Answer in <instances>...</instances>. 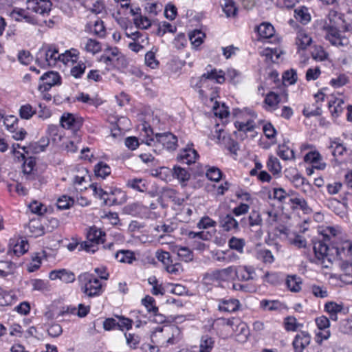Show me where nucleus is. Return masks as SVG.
<instances>
[{
	"mask_svg": "<svg viewBox=\"0 0 352 352\" xmlns=\"http://www.w3.org/2000/svg\"><path fill=\"white\" fill-rule=\"evenodd\" d=\"M327 231L330 232V227H327V230H319L321 238H319L316 241H313V249L316 263L321 265L322 268L328 270L330 264V236Z\"/></svg>",
	"mask_w": 352,
	"mask_h": 352,
	"instance_id": "obj_1",
	"label": "nucleus"
},
{
	"mask_svg": "<svg viewBox=\"0 0 352 352\" xmlns=\"http://www.w3.org/2000/svg\"><path fill=\"white\" fill-rule=\"evenodd\" d=\"M341 234V228L331 226V250H335V259L352 258V241L338 236Z\"/></svg>",
	"mask_w": 352,
	"mask_h": 352,
	"instance_id": "obj_2",
	"label": "nucleus"
},
{
	"mask_svg": "<svg viewBox=\"0 0 352 352\" xmlns=\"http://www.w3.org/2000/svg\"><path fill=\"white\" fill-rule=\"evenodd\" d=\"M81 291L89 297L98 296L103 292L100 281L91 274L85 272L78 277Z\"/></svg>",
	"mask_w": 352,
	"mask_h": 352,
	"instance_id": "obj_3",
	"label": "nucleus"
},
{
	"mask_svg": "<svg viewBox=\"0 0 352 352\" xmlns=\"http://www.w3.org/2000/svg\"><path fill=\"white\" fill-rule=\"evenodd\" d=\"M349 313V308L342 302L336 303L331 301V320H342L339 324V331L345 334L352 333V319H342Z\"/></svg>",
	"mask_w": 352,
	"mask_h": 352,
	"instance_id": "obj_4",
	"label": "nucleus"
},
{
	"mask_svg": "<svg viewBox=\"0 0 352 352\" xmlns=\"http://www.w3.org/2000/svg\"><path fill=\"white\" fill-rule=\"evenodd\" d=\"M105 233L96 227L89 228L87 234V238L89 241H84L80 243L79 250H85L87 252L94 253L98 248L96 244L104 243Z\"/></svg>",
	"mask_w": 352,
	"mask_h": 352,
	"instance_id": "obj_5",
	"label": "nucleus"
},
{
	"mask_svg": "<svg viewBox=\"0 0 352 352\" xmlns=\"http://www.w3.org/2000/svg\"><path fill=\"white\" fill-rule=\"evenodd\" d=\"M338 266L343 272L341 274H331V280H335L334 283L337 286L342 287L343 285L352 284V266L350 263L351 259H337Z\"/></svg>",
	"mask_w": 352,
	"mask_h": 352,
	"instance_id": "obj_6",
	"label": "nucleus"
},
{
	"mask_svg": "<svg viewBox=\"0 0 352 352\" xmlns=\"http://www.w3.org/2000/svg\"><path fill=\"white\" fill-rule=\"evenodd\" d=\"M152 142L154 146L161 144L163 148H166L168 151H174L177 146V138L171 133H156L154 138L147 140L146 144L151 145Z\"/></svg>",
	"mask_w": 352,
	"mask_h": 352,
	"instance_id": "obj_7",
	"label": "nucleus"
},
{
	"mask_svg": "<svg viewBox=\"0 0 352 352\" xmlns=\"http://www.w3.org/2000/svg\"><path fill=\"white\" fill-rule=\"evenodd\" d=\"M208 79L215 80L217 83H223L225 81L224 73L221 70L217 72V69H212L202 74L199 78H191L190 86L192 88H201Z\"/></svg>",
	"mask_w": 352,
	"mask_h": 352,
	"instance_id": "obj_8",
	"label": "nucleus"
},
{
	"mask_svg": "<svg viewBox=\"0 0 352 352\" xmlns=\"http://www.w3.org/2000/svg\"><path fill=\"white\" fill-rule=\"evenodd\" d=\"M315 321L318 327L315 340L318 344H321L323 340H326L330 337V321L324 316L316 318Z\"/></svg>",
	"mask_w": 352,
	"mask_h": 352,
	"instance_id": "obj_9",
	"label": "nucleus"
},
{
	"mask_svg": "<svg viewBox=\"0 0 352 352\" xmlns=\"http://www.w3.org/2000/svg\"><path fill=\"white\" fill-rule=\"evenodd\" d=\"M43 58H44L45 63L47 65L51 66L55 65L57 60H60V55L58 54V51L55 47L48 45L45 50L43 48L39 50L36 62L41 65Z\"/></svg>",
	"mask_w": 352,
	"mask_h": 352,
	"instance_id": "obj_10",
	"label": "nucleus"
},
{
	"mask_svg": "<svg viewBox=\"0 0 352 352\" xmlns=\"http://www.w3.org/2000/svg\"><path fill=\"white\" fill-rule=\"evenodd\" d=\"M40 80L43 82L38 85V90L41 92L47 91L53 86L61 84L60 76L58 72L54 71L45 72L40 77Z\"/></svg>",
	"mask_w": 352,
	"mask_h": 352,
	"instance_id": "obj_11",
	"label": "nucleus"
},
{
	"mask_svg": "<svg viewBox=\"0 0 352 352\" xmlns=\"http://www.w3.org/2000/svg\"><path fill=\"white\" fill-rule=\"evenodd\" d=\"M50 0H27V9L42 15L48 14L52 10Z\"/></svg>",
	"mask_w": 352,
	"mask_h": 352,
	"instance_id": "obj_12",
	"label": "nucleus"
},
{
	"mask_svg": "<svg viewBox=\"0 0 352 352\" xmlns=\"http://www.w3.org/2000/svg\"><path fill=\"white\" fill-rule=\"evenodd\" d=\"M60 125L67 129L77 130L82 125L83 120L71 113H64L60 119Z\"/></svg>",
	"mask_w": 352,
	"mask_h": 352,
	"instance_id": "obj_13",
	"label": "nucleus"
},
{
	"mask_svg": "<svg viewBox=\"0 0 352 352\" xmlns=\"http://www.w3.org/2000/svg\"><path fill=\"white\" fill-rule=\"evenodd\" d=\"M109 191V195H105L103 200V204L104 205L108 206H113V205H120L126 201V195L125 192L121 190L120 189L110 188Z\"/></svg>",
	"mask_w": 352,
	"mask_h": 352,
	"instance_id": "obj_14",
	"label": "nucleus"
},
{
	"mask_svg": "<svg viewBox=\"0 0 352 352\" xmlns=\"http://www.w3.org/2000/svg\"><path fill=\"white\" fill-rule=\"evenodd\" d=\"M311 337L308 332L301 331L298 333L292 342L294 352H303L304 349L309 344Z\"/></svg>",
	"mask_w": 352,
	"mask_h": 352,
	"instance_id": "obj_15",
	"label": "nucleus"
},
{
	"mask_svg": "<svg viewBox=\"0 0 352 352\" xmlns=\"http://www.w3.org/2000/svg\"><path fill=\"white\" fill-rule=\"evenodd\" d=\"M198 157L197 151L189 147L188 144L187 147L182 149L177 155V160L186 164H191L195 162Z\"/></svg>",
	"mask_w": 352,
	"mask_h": 352,
	"instance_id": "obj_16",
	"label": "nucleus"
},
{
	"mask_svg": "<svg viewBox=\"0 0 352 352\" xmlns=\"http://www.w3.org/2000/svg\"><path fill=\"white\" fill-rule=\"evenodd\" d=\"M219 224L224 231L239 230V222L230 214H221L219 216Z\"/></svg>",
	"mask_w": 352,
	"mask_h": 352,
	"instance_id": "obj_17",
	"label": "nucleus"
},
{
	"mask_svg": "<svg viewBox=\"0 0 352 352\" xmlns=\"http://www.w3.org/2000/svg\"><path fill=\"white\" fill-rule=\"evenodd\" d=\"M22 159L24 160L23 164V173L25 177V179L32 180L35 178V175L33 172L34 168L36 165V158L34 157H25L24 154H21Z\"/></svg>",
	"mask_w": 352,
	"mask_h": 352,
	"instance_id": "obj_18",
	"label": "nucleus"
},
{
	"mask_svg": "<svg viewBox=\"0 0 352 352\" xmlns=\"http://www.w3.org/2000/svg\"><path fill=\"white\" fill-rule=\"evenodd\" d=\"M240 306V302L237 299H221L219 300L218 309L225 312H235L239 309Z\"/></svg>",
	"mask_w": 352,
	"mask_h": 352,
	"instance_id": "obj_19",
	"label": "nucleus"
},
{
	"mask_svg": "<svg viewBox=\"0 0 352 352\" xmlns=\"http://www.w3.org/2000/svg\"><path fill=\"white\" fill-rule=\"evenodd\" d=\"M234 271L235 267L230 266L224 269L216 270L211 273L210 276L213 280L226 281L231 278Z\"/></svg>",
	"mask_w": 352,
	"mask_h": 352,
	"instance_id": "obj_20",
	"label": "nucleus"
},
{
	"mask_svg": "<svg viewBox=\"0 0 352 352\" xmlns=\"http://www.w3.org/2000/svg\"><path fill=\"white\" fill-rule=\"evenodd\" d=\"M235 276L239 280L247 281L253 279L252 274L254 270L250 267H235V271L234 272Z\"/></svg>",
	"mask_w": 352,
	"mask_h": 352,
	"instance_id": "obj_21",
	"label": "nucleus"
},
{
	"mask_svg": "<svg viewBox=\"0 0 352 352\" xmlns=\"http://www.w3.org/2000/svg\"><path fill=\"white\" fill-rule=\"evenodd\" d=\"M172 175L174 178L179 180L182 185L185 186L186 182L190 179V174L184 168L175 166L173 168Z\"/></svg>",
	"mask_w": 352,
	"mask_h": 352,
	"instance_id": "obj_22",
	"label": "nucleus"
},
{
	"mask_svg": "<svg viewBox=\"0 0 352 352\" xmlns=\"http://www.w3.org/2000/svg\"><path fill=\"white\" fill-rule=\"evenodd\" d=\"M214 346V338L208 335L201 336L199 352H211Z\"/></svg>",
	"mask_w": 352,
	"mask_h": 352,
	"instance_id": "obj_23",
	"label": "nucleus"
},
{
	"mask_svg": "<svg viewBox=\"0 0 352 352\" xmlns=\"http://www.w3.org/2000/svg\"><path fill=\"white\" fill-rule=\"evenodd\" d=\"M289 202L292 204V208L293 210H296L299 208L305 214H309L311 212V208L308 206L307 201L303 198H291L289 199Z\"/></svg>",
	"mask_w": 352,
	"mask_h": 352,
	"instance_id": "obj_24",
	"label": "nucleus"
},
{
	"mask_svg": "<svg viewBox=\"0 0 352 352\" xmlns=\"http://www.w3.org/2000/svg\"><path fill=\"white\" fill-rule=\"evenodd\" d=\"M256 30L260 36L263 38H271L274 33V28L269 23H263L256 27Z\"/></svg>",
	"mask_w": 352,
	"mask_h": 352,
	"instance_id": "obj_25",
	"label": "nucleus"
},
{
	"mask_svg": "<svg viewBox=\"0 0 352 352\" xmlns=\"http://www.w3.org/2000/svg\"><path fill=\"white\" fill-rule=\"evenodd\" d=\"M115 257L120 263L129 264L135 260L133 252L129 250H120L116 252Z\"/></svg>",
	"mask_w": 352,
	"mask_h": 352,
	"instance_id": "obj_26",
	"label": "nucleus"
},
{
	"mask_svg": "<svg viewBox=\"0 0 352 352\" xmlns=\"http://www.w3.org/2000/svg\"><path fill=\"white\" fill-rule=\"evenodd\" d=\"M94 173L96 177L104 179L110 175L111 168L106 163L100 162L95 166Z\"/></svg>",
	"mask_w": 352,
	"mask_h": 352,
	"instance_id": "obj_27",
	"label": "nucleus"
},
{
	"mask_svg": "<svg viewBox=\"0 0 352 352\" xmlns=\"http://www.w3.org/2000/svg\"><path fill=\"white\" fill-rule=\"evenodd\" d=\"M268 170L274 175H278L281 172L282 167L278 159L272 155L270 156L267 162Z\"/></svg>",
	"mask_w": 352,
	"mask_h": 352,
	"instance_id": "obj_28",
	"label": "nucleus"
},
{
	"mask_svg": "<svg viewBox=\"0 0 352 352\" xmlns=\"http://www.w3.org/2000/svg\"><path fill=\"white\" fill-rule=\"evenodd\" d=\"M301 281L300 278L296 275L287 276L286 279V285L292 292H298L300 290Z\"/></svg>",
	"mask_w": 352,
	"mask_h": 352,
	"instance_id": "obj_29",
	"label": "nucleus"
},
{
	"mask_svg": "<svg viewBox=\"0 0 352 352\" xmlns=\"http://www.w3.org/2000/svg\"><path fill=\"white\" fill-rule=\"evenodd\" d=\"M222 8L228 17L234 16L237 12V8L234 5L233 0H223L221 4Z\"/></svg>",
	"mask_w": 352,
	"mask_h": 352,
	"instance_id": "obj_30",
	"label": "nucleus"
},
{
	"mask_svg": "<svg viewBox=\"0 0 352 352\" xmlns=\"http://www.w3.org/2000/svg\"><path fill=\"white\" fill-rule=\"evenodd\" d=\"M277 155L283 160H289L294 157V151L289 150L285 144L278 145Z\"/></svg>",
	"mask_w": 352,
	"mask_h": 352,
	"instance_id": "obj_31",
	"label": "nucleus"
},
{
	"mask_svg": "<svg viewBox=\"0 0 352 352\" xmlns=\"http://www.w3.org/2000/svg\"><path fill=\"white\" fill-rule=\"evenodd\" d=\"M245 245L243 239H239L235 236L231 237L228 241V245L230 249L236 250L239 253L243 252V248Z\"/></svg>",
	"mask_w": 352,
	"mask_h": 352,
	"instance_id": "obj_32",
	"label": "nucleus"
},
{
	"mask_svg": "<svg viewBox=\"0 0 352 352\" xmlns=\"http://www.w3.org/2000/svg\"><path fill=\"white\" fill-rule=\"evenodd\" d=\"M294 12L296 19L298 20L301 23L306 24L310 21L311 16L307 12V8L302 7L300 9H296Z\"/></svg>",
	"mask_w": 352,
	"mask_h": 352,
	"instance_id": "obj_33",
	"label": "nucleus"
},
{
	"mask_svg": "<svg viewBox=\"0 0 352 352\" xmlns=\"http://www.w3.org/2000/svg\"><path fill=\"white\" fill-rule=\"evenodd\" d=\"M177 30L175 26L172 25L170 23L164 21L162 24L158 25L156 34L159 36H163L166 32L174 33Z\"/></svg>",
	"mask_w": 352,
	"mask_h": 352,
	"instance_id": "obj_34",
	"label": "nucleus"
},
{
	"mask_svg": "<svg viewBox=\"0 0 352 352\" xmlns=\"http://www.w3.org/2000/svg\"><path fill=\"white\" fill-rule=\"evenodd\" d=\"M128 187H130L139 192H144L146 189L144 180L140 178L131 179L127 181Z\"/></svg>",
	"mask_w": 352,
	"mask_h": 352,
	"instance_id": "obj_35",
	"label": "nucleus"
},
{
	"mask_svg": "<svg viewBox=\"0 0 352 352\" xmlns=\"http://www.w3.org/2000/svg\"><path fill=\"white\" fill-rule=\"evenodd\" d=\"M74 204V199L71 197L63 195L57 200V207L60 210H66L72 206Z\"/></svg>",
	"mask_w": 352,
	"mask_h": 352,
	"instance_id": "obj_36",
	"label": "nucleus"
},
{
	"mask_svg": "<svg viewBox=\"0 0 352 352\" xmlns=\"http://www.w3.org/2000/svg\"><path fill=\"white\" fill-rule=\"evenodd\" d=\"M29 249V244L27 240L20 239L14 245L13 252L16 256L24 254Z\"/></svg>",
	"mask_w": 352,
	"mask_h": 352,
	"instance_id": "obj_37",
	"label": "nucleus"
},
{
	"mask_svg": "<svg viewBox=\"0 0 352 352\" xmlns=\"http://www.w3.org/2000/svg\"><path fill=\"white\" fill-rule=\"evenodd\" d=\"M312 39L307 34L300 32L298 34L296 41V45L298 49L305 50L307 46L311 43Z\"/></svg>",
	"mask_w": 352,
	"mask_h": 352,
	"instance_id": "obj_38",
	"label": "nucleus"
},
{
	"mask_svg": "<svg viewBox=\"0 0 352 352\" xmlns=\"http://www.w3.org/2000/svg\"><path fill=\"white\" fill-rule=\"evenodd\" d=\"M205 34L198 30H195L189 34V40L192 45L195 47H199L203 43V38Z\"/></svg>",
	"mask_w": 352,
	"mask_h": 352,
	"instance_id": "obj_39",
	"label": "nucleus"
},
{
	"mask_svg": "<svg viewBox=\"0 0 352 352\" xmlns=\"http://www.w3.org/2000/svg\"><path fill=\"white\" fill-rule=\"evenodd\" d=\"M36 113V110L30 104L22 105L19 109L21 118L25 120L30 119Z\"/></svg>",
	"mask_w": 352,
	"mask_h": 352,
	"instance_id": "obj_40",
	"label": "nucleus"
},
{
	"mask_svg": "<svg viewBox=\"0 0 352 352\" xmlns=\"http://www.w3.org/2000/svg\"><path fill=\"white\" fill-rule=\"evenodd\" d=\"M177 248V254L182 260L188 262L193 258L192 252L186 247H179Z\"/></svg>",
	"mask_w": 352,
	"mask_h": 352,
	"instance_id": "obj_41",
	"label": "nucleus"
},
{
	"mask_svg": "<svg viewBox=\"0 0 352 352\" xmlns=\"http://www.w3.org/2000/svg\"><path fill=\"white\" fill-rule=\"evenodd\" d=\"M284 326L287 331H296L298 327L302 326V324L298 323L295 317L287 316L285 318Z\"/></svg>",
	"mask_w": 352,
	"mask_h": 352,
	"instance_id": "obj_42",
	"label": "nucleus"
},
{
	"mask_svg": "<svg viewBox=\"0 0 352 352\" xmlns=\"http://www.w3.org/2000/svg\"><path fill=\"white\" fill-rule=\"evenodd\" d=\"M142 303L149 313H155L158 311V307L155 305V299L148 295L142 300Z\"/></svg>",
	"mask_w": 352,
	"mask_h": 352,
	"instance_id": "obj_43",
	"label": "nucleus"
},
{
	"mask_svg": "<svg viewBox=\"0 0 352 352\" xmlns=\"http://www.w3.org/2000/svg\"><path fill=\"white\" fill-rule=\"evenodd\" d=\"M85 50L87 52L94 54L101 50V45L100 42L97 41L96 40L89 38L85 46Z\"/></svg>",
	"mask_w": 352,
	"mask_h": 352,
	"instance_id": "obj_44",
	"label": "nucleus"
},
{
	"mask_svg": "<svg viewBox=\"0 0 352 352\" xmlns=\"http://www.w3.org/2000/svg\"><path fill=\"white\" fill-rule=\"evenodd\" d=\"M331 148H333L331 154L335 157L336 162L341 163L342 161H340L338 157L342 156L346 151V148L341 144L331 142Z\"/></svg>",
	"mask_w": 352,
	"mask_h": 352,
	"instance_id": "obj_45",
	"label": "nucleus"
},
{
	"mask_svg": "<svg viewBox=\"0 0 352 352\" xmlns=\"http://www.w3.org/2000/svg\"><path fill=\"white\" fill-rule=\"evenodd\" d=\"M344 102L342 98H336L335 100L331 99V108L333 107V111H331V116L338 117L343 111Z\"/></svg>",
	"mask_w": 352,
	"mask_h": 352,
	"instance_id": "obj_46",
	"label": "nucleus"
},
{
	"mask_svg": "<svg viewBox=\"0 0 352 352\" xmlns=\"http://www.w3.org/2000/svg\"><path fill=\"white\" fill-rule=\"evenodd\" d=\"M248 221L250 227L256 226H261L263 220L259 212L253 210L250 212L248 217Z\"/></svg>",
	"mask_w": 352,
	"mask_h": 352,
	"instance_id": "obj_47",
	"label": "nucleus"
},
{
	"mask_svg": "<svg viewBox=\"0 0 352 352\" xmlns=\"http://www.w3.org/2000/svg\"><path fill=\"white\" fill-rule=\"evenodd\" d=\"M12 14H16L17 16L23 18L26 22L30 24H36V20L34 17L29 15L26 10L21 8H15L12 11Z\"/></svg>",
	"mask_w": 352,
	"mask_h": 352,
	"instance_id": "obj_48",
	"label": "nucleus"
},
{
	"mask_svg": "<svg viewBox=\"0 0 352 352\" xmlns=\"http://www.w3.org/2000/svg\"><path fill=\"white\" fill-rule=\"evenodd\" d=\"M222 172L217 167H210L206 172V177L208 179L218 182L221 178Z\"/></svg>",
	"mask_w": 352,
	"mask_h": 352,
	"instance_id": "obj_49",
	"label": "nucleus"
},
{
	"mask_svg": "<svg viewBox=\"0 0 352 352\" xmlns=\"http://www.w3.org/2000/svg\"><path fill=\"white\" fill-rule=\"evenodd\" d=\"M297 73L295 69H291L285 71L283 74V81L289 85H294L297 81Z\"/></svg>",
	"mask_w": 352,
	"mask_h": 352,
	"instance_id": "obj_50",
	"label": "nucleus"
},
{
	"mask_svg": "<svg viewBox=\"0 0 352 352\" xmlns=\"http://www.w3.org/2000/svg\"><path fill=\"white\" fill-rule=\"evenodd\" d=\"M22 149L27 154L29 153H39L45 150L43 146H41V144L38 142H32L27 146H23Z\"/></svg>",
	"mask_w": 352,
	"mask_h": 352,
	"instance_id": "obj_51",
	"label": "nucleus"
},
{
	"mask_svg": "<svg viewBox=\"0 0 352 352\" xmlns=\"http://www.w3.org/2000/svg\"><path fill=\"white\" fill-rule=\"evenodd\" d=\"M280 101V96L275 92L271 91L267 94L265 98V102L268 106L274 107L276 106Z\"/></svg>",
	"mask_w": 352,
	"mask_h": 352,
	"instance_id": "obj_52",
	"label": "nucleus"
},
{
	"mask_svg": "<svg viewBox=\"0 0 352 352\" xmlns=\"http://www.w3.org/2000/svg\"><path fill=\"white\" fill-rule=\"evenodd\" d=\"M13 295L0 288V306H8L12 303Z\"/></svg>",
	"mask_w": 352,
	"mask_h": 352,
	"instance_id": "obj_53",
	"label": "nucleus"
},
{
	"mask_svg": "<svg viewBox=\"0 0 352 352\" xmlns=\"http://www.w3.org/2000/svg\"><path fill=\"white\" fill-rule=\"evenodd\" d=\"M134 24L138 28L148 29L151 25V21L146 16L140 15L134 19Z\"/></svg>",
	"mask_w": 352,
	"mask_h": 352,
	"instance_id": "obj_54",
	"label": "nucleus"
},
{
	"mask_svg": "<svg viewBox=\"0 0 352 352\" xmlns=\"http://www.w3.org/2000/svg\"><path fill=\"white\" fill-rule=\"evenodd\" d=\"M156 258L158 261H161L165 267L171 264L173 261V258L169 252L162 251L161 252H156Z\"/></svg>",
	"mask_w": 352,
	"mask_h": 352,
	"instance_id": "obj_55",
	"label": "nucleus"
},
{
	"mask_svg": "<svg viewBox=\"0 0 352 352\" xmlns=\"http://www.w3.org/2000/svg\"><path fill=\"white\" fill-rule=\"evenodd\" d=\"M4 124L11 132H14L17 129L18 118L14 116L6 117L3 120Z\"/></svg>",
	"mask_w": 352,
	"mask_h": 352,
	"instance_id": "obj_56",
	"label": "nucleus"
},
{
	"mask_svg": "<svg viewBox=\"0 0 352 352\" xmlns=\"http://www.w3.org/2000/svg\"><path fill=\"white\" fill-rule=\"evenodd\" d=\"M280 306V302L278 300H263L261 301V307L264 309L269 311L276 310Z\"/></svg>",
	"mask_w": 352,
	"mask_h": 352,
	"instance_id": "obj_57",
	"label": "nucleus"
},
{
	"mask_svg": "<svg viewBox=\"0 0 352 352\" xmlns=\"http://www.w3.org/2000/svg\"><path fill=\"white\" fill-rule=\"evenodd\" d=\"M177 13V9L175 6L168 3L165 7L164 15L165 17L170 21L175 19Z\"/></svg>",
	"mask_w": 352,
	"mask_h": 352,
	"instance_id": "obj_58",
	"label": "nucleus"
},
{
	"mask_svg": "<svg viewBox=\"0 0 352 352\" xmlns=\"http://www.w3.org/2000/svg\"><path fill=\"white\" fill-rule=\"evenodd\" d=\"M94 34L100 38L105 36L106 30L104 23L101 20H97L94 24Z\"/></svg>",
	"mask_w": 352,
	"mask_h": 352,
	"instance_id": "obj_59",
	"label": "nucleus"
},
{
	"mask_svg": "<svg viewBox=\"0 0 352 352\" xmlns=\"http://www.w3.org/2000/svg\"><path fill=\"white\" fill-rule=\"evenodd\" d=\"M63 333L62 327L57 323L52 324L47 329V333L52 338H57Z\"/></svg>",
	"mask_w": 352,
	"mask_h": 352,
	"instance_id": "obj_60",
	"label": "nucleus"
},
{
	"mask_svg": "<svg viewBox=\"0 0 352 352\" xmlns=\"http://www.w3.org/2000/svg\"><path fill=\"white\" fill-rule=\"evenodd\" d=\"M145 63L147 66L155 68L159 64L155 58V54L153 52L149 51L145 54Z\"/></svg>",
	"mask_w": 352,
	"mask_h": 352,
	"instance_id": "obj_61",
	"label": "nucleus"
},
{
	"mask_svg": "<svg viewBox=\"0 0 352 352\" xmlns=\"http://www.w3.org/2000/svg\"><path fill=\"white\" fill-rule=\"evenodd\" d=\"M349 82L347 76L344 74H340L337 78L331 79V86L333 87H340L345 85Z\"/></svg>",
	"mask_w": 352,
	"mask_h": 352,
	"instance_id": "obj_62",
	"label": "nucleus"
},
{
	"mask_svg": "<svg viewBox=\"0 0 352 352\" xmlns=\"http://www.w3.org/2000/svg\"><path fill=\"white\" fill-rule=\"evenodd\" d=\"M215 226L216 222L208 217L201 218L197 223V227L199 229H206L210 227H214Z\"/></svg>",
	"mask_w": 352,
	"mask_h": 352,
	"instance_id": "obj_63",
	"label": "nucleus"
},
{
	"mask_svg": "<svg viewBox=\"0 0 352 352\" xmlns=\"http://www.w3.org/2000/svg\"><path fill=\"white\" fill-rule=\"evenodd\" d=\"M60 279L63 282L66 283H73L75 280V275L73 272L65 269L61 270Z\"/></svg>",
	"mask_w": 352,
	"mask_h": 352,
	"instance_id": "obj_64",
	"label": "nucleus"
}]
</instances>
